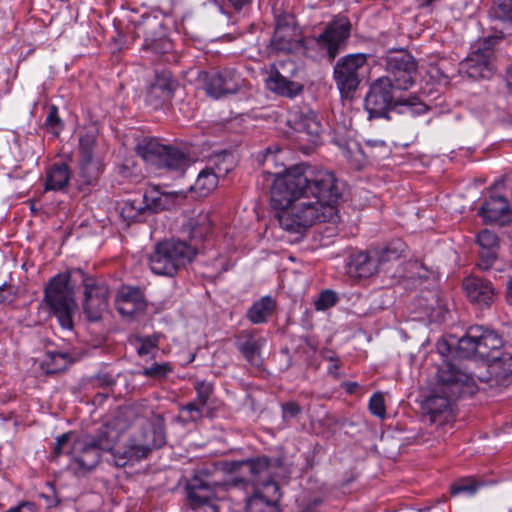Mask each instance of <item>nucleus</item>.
<instances>
[{
	"label": "nucleus",
	"instance_id": "1",
	"mask_svg": "<svg viewBox=\"0 0 512 512\" xmlns=\"http://www.w3.org/2000/svg\"><path fill=\"white\" fill-rule=\"evenodd\" d=\"M265 175L273 178L271 202L279 210L277 218L284 230L303 233L313 225L337 221L343 189L332 171L295 165Z\"/></svg>",
	"mask_w": 512,
	"mask_h": 512
},
{
	"label": "nucleus",
	"instance_id": "2",
	"mask_svg": "<svg viewBox=\"0 0 512 512\" xmlns=\"http://www.w3.org/2000/svg\"><path fill=\"white\" fill-rule=\"evenodd\" d=\"M273 469L274 465L266 456L231 464V470L240 476L233 477L228 486L252 492L246 500V512H280L281 493L279 485L272 478Z\"/></svg>",
	"mask_w": 512,
	"mask_h": 512
},
{
	"label": "nucleus",
	"instance_id": "3",
	"mask_svg": "<svg viewBox=\"0 0 512 512\" xmlns=\"http://www.w3.org/2000/svg\"><path fill=\"white\" fill-rule=\"evenodd\" d=\"M477 391L473 377L451 363H444L437 372V382L424 402L431 423L448 420L453 403L462 396H472Z\"/></svg>",
	"mask_w": 512,
	"mask_h": 512
},
{
	"label": "nucleus",
	"instance_id": "4",
	"mask_svg": "<svg viewBox=\"0 0 512 512\" xmlns=\"http://www.w3.org/2000/svg\"><path fill=\"white\" fill-rule=\"evenodd\" d=\"M71 432L56 438L51 452V459L60 455L69 456L68 469L76 476H84L92 471L100 462L103 452L114 448V441L106 429H99L95 435L73 437Z\"/></svg>",
	"mask_w": 512,
	"mask_h": 512
},
{
	"label": "nucleus",
	"instance_id": "5",
	"mask_svg": "<svg viewBox=\"0 0 512 512\" xmlns=\"http://www.w3.org/2000/svg\"><path fill=\"white\" fill-rule=\"evenodd\" d=\"M364 103L370 117H384L389 110L398 108H400L398 110L400 113L407 110L411 113L421 114L427 110V107L415 95L407 97L395 95L390 80L383 77H379L371 84Z\"/></svg>",
	"mask_w": 512,
	"mask_h": 512
},
{
	"label": "nucleus",
	"instance_id": "6",
	"mask_svg": "<svg viewBox=\"0 0 512 512\" xmlns=\"http://www.w3.org/2000/svg\"><path fill=\"white\" fill-rule=\"evenodd\" d=\"M196 254L197 249L186 241L166 239L154 245L148 264L154 274L173 277L191 263Z\"/></svg>",
	"mask_w": 512,
	"mask_h": 512
},
{
	"label": "nucleus",
	"instance_id": "7",
	"mask_svg": "<svg viewBox=\"0 0 512 512\" xmlns=\"http://www.w3.org/2000/svg\"><path fill=\"white\" fill-rule=\"evenodd\" d=\"M70 274L59 273L52 277L44 289L41 305L45 304L60 326L66 330L73 328V315L76 311L74 289L69 285Z\"/></svg>",
	"mask_w": 512,
	"mask_h": 512
},
{
	"label": "nucleus",
	"instance_id": "8",
	"mask_svg": "<svg viewBox=\"0 0 512 512\" xmlns=\"http://www.w3.org/2000/svg\"><path fill=\"white\" fill-rule=\"evenodd\" d=\"M502 346L503 340L498 333L481 326H472L459 340L458 351L465 358L479 356L487 360L503 361L499 356Z\"/></svg>",
	"mask_w": 512,
	"mask_h": 512
},
{
	"label": "nucleus",
	"instance_id": "9",
	"mask_svg": "<svg viewBox=\"0 0 512 512\" xmlns=\"http://www.w3.org/2000/svg\"><path fill=\"white\" fill-rule=\"evenodd\" d=\"M165 443L164 417L153 415L146 425L130 439L129 454L131 457L145 458L153 449L161 448Z\"/></svg>",
	"mask_w": 512,
	"mask_h": 512
},
{
	"label": "nucleus",
	"instance_id": "10",
	"mask_svg": "<svg viewBox=\"0 0 512 512\" xmlns=\"http://www.w3.org/2000/svg\"><path fill=\"white\" fill-rule=\"evenodd\" d=\"M190 72L196 75L197 83L212 97L219 98L238 90V82L228 69H219L217 67L199 69L196 66L191 68Z\"/></svg>",
	"mask_w": 512,
	"mask_h": 512
},
{
	"label": "nucleus",
	"instance_id": "11",
	"mask_svg": "<svg viewBox=\"0 0 512 512\" xmlns=\"http://www.w3.org/2000/svg\"><path fill=\"white\" fill-rule=\"evenodd\" d=\"M351 24L346 17H337L330 22L324 31L315 39L326 60L332 62L345 46L350 36Z\"/></svg>",
	"mask_w": 512,
	"mask_h": 512
},
{
	"label": "nucleus",
	"instance_id": "12",
	"mask_svg": "<svg viewBox=\"0 0 512 512\" xmlns=\"http://www.w3.org/2000/svg\"><path fill=\"white\" fill-rule=\"evenodd\" d=\"M83 310L89 321H98L108 309L109 288L103 281L92 277L83 279Z\"/></svg>",
	"mask_w": 512,
	"mask_h": 512
},
{
	"label": "nucleus",
	"instance_id": "13",
	"mask_svg": "<svg viewBox=\"0 0 512 512\" xmlns=\"http://www.w3.org/2000/svg\"><path fill=\"white\" fill-rule=\"evenodd\" d=\"M271 46L274 50L282 52H292L302 47L301 35L293 17H277Z\"/></svg>",
	"mask_w": 512,
	"mask_h": 512
},
{
	"label": "nucleus",
	"instance_id": "14",
	"mask_svg": "<svg viewBox=\"0 0 512 512\" xmlns=\"http://www.w3.org/2000/svg\"><path fill=\"white\" fill-rule=\"evenodd\" d=\"M178 82L168 70L156 72L154 81L149 85L146 93V103L153 109L161 108L170 101L174 95Z\"/></svg>",
	"mask_w": 512,
	"mask_h": 512
},
{
	"label": "nucleus",
	"instance_id": "15",
	"mask_svg": "<svg viewBox=\"0 0 512 512\" xmlns=\"http://www.w3.org/2000/svg\"><path fill=\"white\" fill-rule=\"evenodd\" d=\"M463 288L469 301L479 308L490 307L497 297L494 285L489 280L476 276L466 277Z\"/></svg>",
	"mask_w": 512,
	"mask_h": 512
},
{
	"label": "nucleus",
	"instance_id": "16",
	"mask_svg": "<svg viewBox=\"0 0 512 512\" xmlns=\"http://www.w3.org/2000/svg\"><path fill=\"white\" fill-rule=\"evenodd\" d=\"M266 343L264 337L256 335L251 330H243L235 337V346L241 352L246 361L255 367H260L263 362L262 348Z\"/></svg>",
	"mask_w": 512,
	"mask_h": 512
},
{
	"label": "nucleus",
	"instance_id": "17",
	"mask_svg": "<svg viewBox=\"0 0 512 512\" xmlns=\"http://www.w3.org/2000/svg\"><path fill=\"white\" fill-rule=\"evenodd\" d=\"M362 66H334L333 77L342 98L351 99L358 89L363 76Z\"/></svg>",
	"mask_w": 512,
	"mask_h": 512
},
{
	"label": "nucleus",
	"instance_id": "18",
	"mask_svg": "<svg viewBox=\"0 0 512 512\" xmlns=\"http://www.w3.org/2000/svg\"><path fill=\"white\" fill-rule=\"evenodd\" d=\"M502 41L500 36H489L477 41L466 57V60L473 64H490L497 61V46Z\"/></svg>",
	"mask_w": 512,
	"mask_h": 512
},
{
	"label": "nucleus",
	"instance_id": "19",
	"mask_svg": "<svg viewBox=\"0 0 512 512\" xmlns=\"http://www.w3.org/2000/svg\"><path fill=\"white\" fill-rule=\"evenodd\" d=\"M117 310L125 316H134L146 307L143 295L138 288H123L116 300Z\"/></svg>",
	"mask_w": 512,
	"mask_h": 512
},
{
	"label": "nucleus",
	"instance_id": "20",
	"mask_svg": "<svg viewBox=\"0 0 512 512\" xmlns=\"http://www.w3.org/2000/svg\"><path fill=\"white\" fill-rule=\"evenodd\" d=\"M377 272V259L371 250L360 251L350 255L347 273L353 278H368Z\"/></svg>",
	"mask_w": 512,
	"mask_h": 512
},
{
	"label": "nucleus",
	"instance_id": "21",
	"mask_svg": "<svg viewBox=\"0 0 512 512\" xmlns=\"http://www.w3.org/2000/svg\"><path fill=\"white\" fill-rule=\"evenodd\" d=\"M187 491L191 504L194 507L202 506L215 498L216 484H211L208 480L196 476L188 484Z\"/></svg>",
	"mask_w": 512,
	"mask_h": 512
},
{
	"label": "nucleus",
	"instance_id": "22",
	"mask_svg": "<svg viewBox=\"0 0 512 512\" xmlns=\"http://www.w3.org/2000/svg\"><path fill=\"white\" fill-rule=\"evenodd\" d=\"M266 87L271 92L288 98L297 96L303 89L300 83L289 80L275 69H271L266 78Z\"/></svg>",
	"mask_w": 512,
	"mask_h": 512
},
{
	"label": "nucleus",
	"instance_id": "23",
	"mask_svg": "<svg viewBox=\"0 0 512 512\" xmlns=\"http://www.w3.org/2000/svg\"><path fill=\"white\" fill-rule=\"evenodd\" d=\"M182 232L191 240H203L212 229V221L208 212H199L188 218L181 226Z\"/></svg>",
	"mask_w": 512,
	"mask_h": 512
},
{
	"label": "nucleus",
	"instance_id": "24",
	"mask_svg": "<svg viewBox=\"0 0 512 512\" xmlns=\"http://www.w3.org/2000/svg\"><path fill=\"white\" fill-rule=\"evenodd\" d=\"M418 66H391L388 75L383 76L391 82V87L395 90H408L415 83L418 74Z\"/></svg>",
	"mask_w": 512,
	"mask_h": 512
},
{
	"label": "nucleus",
	"instance_id": "25",
	"mask_svg": "<svg viewBox=\"0 0 512 512\" xmlns=\"http://www.w3.org/2000/svg\"><path fill=\"white\" fill-rule=\"evenodd\" d=\"M78 166L77 182L79 183V189L84 191L97 181L102 172V164L94 157H87L79 158Z\"/></svg>",
	"mask_w": 512,
	"mask_h": 512
},
{
	"label": "nucleus",
	"instance_id": "26",
	"mask_svg": "<svg viewBox=\"0 0 512 512\" xmlns=\"http://www.w3.org/2000/svg\"><path fill=\"white\" fill-rule=\"evenodd\" d=\"M510 212L508 201L503 196H490L479 210L485 222L494 223Z\"/></svg>",
	"mask_w": 512,
	"mask_h": 512
},
{
	"label": "nucleus",
	"instance_id": "27",
	"mask_svg": "<svg viewBox=\"0 0 512 512\" xmlns=\"http://www.w3.org/2000/svg\"><path fill=\"white\" fill-rule=\"evenodd\" d=\"M166 145L161 144L157 139L144 137L137 146V154L147 163L158 167L161 162Z\"/></svg>",
	"mask_w": 512,
	"mask_h": 512
},
{
	"label": "nucleus",
	"instance_id": "28",
	"mask_svg": "<svg viewBox=\"0 0 512 512\" xmlns=\"http://www.w3.org/2000/svg\"><path fill=\"white\" fill-rule=\"evenodd\" d=\"M291 121H293V128L297 132L306 134L308 141L316 142L321 132V124L314 112L309 111L295 115Z\"/></svg>",
	"mask_w": 512,
	"mask_h": 512
},
{
	"label": "nucleus",
	"instance_id": "29",
	"mask_svg": "<svg viewBox=\"0 0 512 512\" xmlns=\"http://www.w3.org/2000/svg\"><path fill=\"white\" fill-rule=\"evenodd\" d=\"M218 181L219 178L216 171L211 167H206L199 172L194 185L190 186L189 191L194 194L195 197H207L216 189Z\"/></svg>",
	"mask_w": 512,
	"mask_h": 512
},
{
	"label": "nucleus",
	"instance_id": "30",
	"mask_svg": "<svg viewBox=\"0 0 512 512\" xmlns=\"http://www.w3.org/2000/svg\"><path fill=\"white\" fill-rule=\"evenodd\" d=\"M71 177L69 166L66 163H55L47 171L46 190L63 191L69 184Z\"/></svg>",
	"mask_w": 512,
	"mask_h": 512
},
{
	"label": "nucleus",
	"instance_id": "31",
	"mask_svg": "<svg viewBox=\"0 0 512 512\" xmlns=\"http://www.w3.org/2000/svg\"><path fill=\"white\" fill-rule=\"evenodd\" d=\"M158 205L156 200L151 204L148 202V196L145 194L143 200H127L121 208V216L128 222L138 221L140 216L146 210H157Z\"/></svg>",
	"mask_w": 512,
	"mask_h": 512
},
{
	"label": "nucleus",
	"instance_id": "32",
	"mask_svg": "<svg viewBox=\"0 0 512 512\" xmlns=\"http://www.w3.org/2000/svg\"><path fill=\"white\" fill-rule=\"evenodd\" d=\"M275 307V300L270 296H264L250 307L247 318L254 324L264 323L272 315Z\"/></svg>",
	"mask_w": 512,
	"mask_h": 512
},
{
	"label": "nucleus",
	"instance_id": "33",
	"mask_svg": "<svg viewBox=\"0 0 512 512\" xmlns=\"http://www.w3.org/2000/svg\"><path fill=\"white\" fill-rule=\"evenodd\" d=\"M189 164L190 159L187 154L177 148L166 146L158 167H165L170 170H183Z\"/></svg>",
	"mask_w": 512,
	"mask_h": 512
},
{
	"label": "nucleus",
	"instance_id": "34",
	"mask_svg": "<svg viewBox=\"0 0 512 512\" xmlns=\"http://www.w3.org/2000/svg\"><path fill=\"white\" fill-rule=\"evenodd\" d=\"M203 409L204 406L194 400L186 404L179 405V414L176 420L183 425L196 423L203 418Z\"/></svg>",
	"mask_w": 512,
	"mask_h": 512
},
{
	"label": "nucleus",
	"instance_id": "35",
	"mask_svg": "<svg viewBox=\"0 0 512 512\" xmlns=\"http://www.w3.org/2000/svg\"><path fill=\"white\" fill-rule=\"evenodd\" d=\"M75 358L69 352L49 351L46 354V365L49 373L64 371Z\"/></svg>",
	"mask_w": 512,
	"mask_h": 512
},
{
	"label": "nucleus",
	"instance_id": "36",
	"mask_svg": "<svg viewBox=\"0 0 512 512\" xmlns=\"http://www.w3.org/2000/svg\"><path fill=\"white\" fill-rule=\"evenodd\" d=\"M133 345L140 357H155L159 351V336H137Z\"/></svg>",
	"mask_w": 512,
	"mask_h": 512
},
{
	"label": "nucleus",
	"instance_id": "37",
	"mask_svg": "<svg viewBox=\"0 0 512 512\" xmlns=\"http://www.w3.org/2000/svg\"><path fill=\"white\" fill-rule=\"evenodd\" d=\"M144 49L155 54H165L172 49V43L166 37L155 38L147 34L145 36Z\"/></svg>",
	"mask_w": 512,
	"mask_h": 512
},
{
	"label": "nucleus",
	"instance_id": "38",
	"mask_svg": "<svg viewBox=\"0 0 512 512\" xmlns=\"http://www.w3.org/2000/svg\"><path fill=\"white\" fill-rule=\"evenodd\" d=\"M211 162L213 165L211 168L216 171L218 178L222 175H226L234 167L233 155L230 153L216 155L212 158Z\"/></svg>",
	"mask_w": 512,
	"mask_h": 512
},
{
	"label": "nucleus",
	"instance_id": "39",
	"mask_svg": "<svg viewBox=\"0 0 512 512\" xmlns=\"http://www.w3.org/2000/svg\"><path fill=\"white\" fill-rule=\"evenodd\" d=\"M479 487L480 484L474 478H462L451 485L450 492L451 495L464 493L473 496Z\"/></svg>",
	"mask_w": 512,
	"mask_h": 512
},
{
	"label": "nucleus",
	"instance_id": "40",
	"mask_svg": "<svg viewBox=\"0 0 512 512\" xmlns=\"http://www.w3.org/2000/svg\"><path fill=\"white\" fill-rule=\"evenodd\" d=\"M173 371V366L169 362L154 363L150 367L143 369L142 374L145 377L153 379H164Z\"/></svg>",
	"mask_w": 512,
	"mask_h": 512
},
{
	"label": "nucleus",
	"instance_id": "41",
	"mask_svg": "<svg viewBox=\"0 0 512 512\" xmlns=\"http://www.w3.org/2000/svg\"><path fill=\"white\" fill-rule=\"evenodd\" d=\"M194 389L196 391L194 401L205 407L214 391L212 383L206 380H199L195 382Z\"/></svg>",
	"mask_w": 512,
	"mask_h": 512
},
{
	"label": "nucleus",
	"instance_id": "42",
	"mask_svg": "<svg viewBox=\"0 0 512 512\" xmlns=\"http://www.w3.org/2000/svg\"><path fill=\"white\" fill-rule=\"evenodd\" d=\"M417 303L424 315L432 317L435 305L437 304V293L428 291L417 299Z\"/></svg>",
	"mask_w": 512,
	"mask_h": 512
},
{
	"label": "nucleus",
	"instance_id": "43",
	"mask_svg": "<svg viewBox=\"0 0 512 512\" xmlns=\"http://www.w3.org/2000/svg\"><path fill=\"white\" fill-rule=\"evenodd\" d=\"M148 409L139 404L125 406L122 415L128 422L138 421L147 417Z\"/></svg>",
	"mask_w": 512,
	"mask_h": 512
},
{
	"label": "nucleus",
	"instance_id": "44",
	"mask_svg": "<svg viewBox=\"0 0 512 512\" xmlns=\"http://www.w3.org/2000/svg\"><path fill=\"white\" fill-rule=\"evenodd\" d=\"M477 243L480 249H498L499 239L491 230L485 229L481 231L477 236Z\"/></svg>",
	"mask_w": 512,
	"mask_h": 512
},
{
	"label": "nucleus",
	"instance_id": "45",
	"mask_svg": "<svg viewBox=\"0 0 512 512\" xmlns=\"http://www.w3.org/2000/svg\"><path fill=\"white\" fill-rule=\"evenodd\" d=\"M369 410L370 412L381 418L384 419L386 416V407H385V401L383 394L380 392H377L372 395V397L369 400Z\"/></svg>",
	"mask_w": 512,
	"mask_h": 512
},
{
	"label": "nucleus",
	"instance_id": "46",
	"mask_svg": "<svg viewBox=\"0 0 512 512\" xmlns=\"http://www.w3.org/2000/svg\"><path fill=\"white\" fill-rule=\"evenodd\" d=\"M96 139L92 134H85L79 140V158L93 157Z\"/></svg>",
	"mask_w": 512,
	"mask_h": 512
},
{
	"label": "nucleus",
	"instance_id": "47",
	"mask_svg": "<svg viewBox=\"0 0 512 512\" xmlns=\"http://www.w3.org/2000/svg\"><path fill=\"white\" fill-rule=\"evenodd\" d=\"M498 249H480L478 267L481 270L490 269L497 259Z\"/></svg>",
	"mask_w": 512,
	"mask_h": 512
},
{
	"label": "nucleus",
	"instance_id": "48",
	"mask_svg": "<svg viewBox=\"0 0 512 512\" xmlns=\"http://www.w3.org/2000/svg\"><path fill=\"white\" fill-rule=\"evenodd\" d=\"M371 254H373L374 259H377V270L383 263L399 257L398 252L389 247L382 250L371 249Z\"/></svg>",
	"mask_w": 512,
	"mask_h": 512
},
{
	"label": "nucleus",
	"instance_id": "49",
	"mask_svg": "<svg viewBox=\"0 0 512 512\" xmlns=\"http://www.w3.org/2000/svg\"><path fill=\"white\" fill-rule=\"evenodd\" d=\"M371 254H373L374 259H377V270L383 263L399 257L398 252L389 247L382 250L371 249Z\"/></svg>",
	"mask_w": 512,
	"mask_h": 512
},
{
	"label": "nucleus",
	"instance_id": "50",
	"mask_svg": "<svg viewBox=\"0 0 512 512\" xmlns=\"http://www.w3.org/2000/svg\"><path fill=\"white\" fill-rule=\"evenodd\" d=\"M336 301V294L330 290H325L320 293L319 297L315 301V307L317 310H325L335 305Z\"/></svg>",
	"mask_w": 512,
	"mask_h": 512
},
{
	"label": "nucleus",
	"instance_id": "51",
	"mask_svg": "<svg viewBox=\"0 0 512 512\" xmlns=\"http://www.w3.org/2000/svg\"><path fill=\"white\" fill-rule=\"evenodd\" d=\"M416 60L406 50H399L388 57V64H415Z\"/></svg>",
	"mask_w": 512,
	"mask_h": 512
},
{
	"label": "nucleus",
	"instance_id": "52",
	"mask_svg": "<svg viewBox=\"0 0 512 512\" xmlns=\"http://www.w3.org/2000/svg\"><path fill=\"white\" fill-rule=\"evenodd\" d=\"M46 125L51 128L55 134L62 129L61 119L58 116V108L54 105L49 107V112L46 118Z\"/></svg>",
	"mask_w": 512,
	"mask_h": 512
},
{
	"label": "nucleus",
	"instance_id": "53",
	"mask_svg": "<svg viewBox=\"0 0 512 512\" xmlns=\"http://www.w3.org/2000/svg\"><path fill=\"white\" fill-rule=\"evenodd\" d=\"M17 289L12 285L0 287V305H8L16 299Z\"/></svg>",
	"mask_w": 512,
	"mask_h": 512
},
{
	"label": "nucleus",
	"instance_id": "54",
	"mask_svg": "<svg viewBox=\"0 0 512 512\" xmlns=\"http://www.w3.org/2000/svg\"><path fill=\"white\" fill-rule=\"evenodd\" d=\"M282 412L284 419H290L297 417L302 412V408L297 402L289 401L282 405Z\"/></svg>",
	"mask_w": 512,
	"mask_h": 512
},
{
	"label": "nucleus",
	"instance_id": "55",
	"mask_svg": "<svg viewBox=\"0 0 512 512\" xmlns=\"http://www.w3.org/2000/svg\"><path fill=\"white\" fill-rule=\"evenodd\" d=\"M498 17L512 21V0H498Z\"/></svg>",
	"mask_w": 512,
	"mask_h": 512
},
{
	"label": "nucleus",
	"instance_id": "56",
	"mask_svg": "<svg viewBox=\"0 0 512 512\" xmlns=\"http://www.w3.org/2000/svg\"><path fill=\"white\" fill-rule=\"evenodd\" d=\"M428 69L425 70V73L430 76V78L436 83H448V76L445 75L444 72L440 70L439 66H426Z\"/></svg>",
	"mask_w": 512,
	"mask_h": 512
},
{
	"label": "nucleus",
	"instance_id": "57",
	"mask_svg": "<svg viewBox=\"0 0 512 512\" xmlns=\"http://www.w3.org/2000/svg\"><path fill=\"white\" fill-rule=\"evenodd\" d=\"M116 383L115 379L108 373H99L94 378V385L98 387H111Z\"/></svg>",
	"mask_w": 512,
	"mask_h": 512
},
{
	"label": "nucleus",
	"instance_id": "58",
	"mask_svg": "<svg viewBox=\"0 0 512 512\" xmlns=\"http://www.w3.org/2000/svg\"><path fill=\"white\" fill-rule=\"evenodd\" d=\"M367 62V58L365 54H349L341 59L337 64H365Z\"/></svg>",
	"mask_w": 512,
	"mask_h": 512
},
{
	"label": "nucleus",
	"instance_id": "59",
	"mask_svg": "<svg viewBox=\"0 0 512 512\" xmlns=\"http://www.w3.org/2000/svg\"><path fill=\"white\" fill-rule=\"evenodd\" d=\"M7 512H36L34 503L25 501L15 507H11Z\"/></svg>",
	"mask_w": 512,
	"mask_h": 512
},
{
	"label": "nucleus",
	"instance_id": "60",
	"mask_svg": "<svg viewBox=\"0 0 512 512\" xmlns=\"http://www.w3.org/2000/svg\"><path fill=\"white\" fill-rule=\"evenodd\" d=\"M492 66H476V65H473V66H468V69H467V73L469 74V76L471 77H476V74H481L482 76L483 75V72H487V73H491L492 72Z\"/></svg>",
	"mask_w": 512,
	"mask_h": 512
},
{
	"label": "nucleus",
	"instance_id": "61",
	"mask_svg": "<svg viewBox=\"0 0 512 512\" xmlns=\"http://www.w3.org/2000/svg\"><path fill=\"white\" fill-rule=\"evenodd\" d=\"M280 149L278 147H275V148H272V147H268L266 149V152H265V155H264V163L265 164H268L270 162H275V153L276 152H279Z\"/></svg>",
	"mask_w": 512,
	"mask_h": 512
},
{
	"label": "nucleus",
	"instance_id": "62",
	"mask_svg": "<svg viewBox=\"0 0 512 512\" xmlns=\"http://www.w3.org/2000/svg\"><path fill=\"white\" fill-rule=\"evenodd\" d=\"M506 300L512 305V277L509 278L506 285Z\"/></svg>",
	"mask_w": 512,
	"mask_h": 512
},
{
	"label": "nucleus",
	"instance_id": "63",
	"mask_svg": "<svg viewBox=\"0 0 512 512\" xmlns=\"http://www.w3.org/2000/svg\"><path fill=\"white\" fill-rule=\"evenodd\" d=\"M321 504L320 499H314L302 510V512H314L315 508Z\"/></svg>",
	"mask_w": 512,
	"mask_h": 512
},
{
	"label": "nucleus",
	"instance_id": "64",
	"mask_svg": "<svg viewBox=\"0 0 512 512\" xmlns=\"http://www.w3.org/2000/svg\"><path fill=\"white\" fill-rule=\"evenodd\" d=\"M506 82L509 88L512 89V66H509L506 72Z\"/></svg>",
	"mask_w": 512,
	"mask_h": 512
}]
</instances>
